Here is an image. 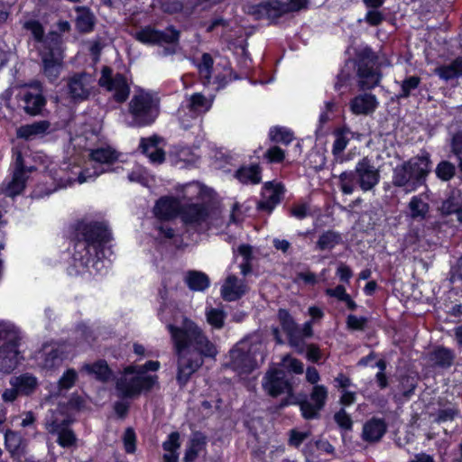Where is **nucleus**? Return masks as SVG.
I'll list each match as a JSON object with an SVG mask.
<instances>
[{"mask_svg":"<svg viewBox=\"0 0 462 462\" xmlns=\"http://www.w3.org/2000/svg\"><path fill=\"white\" fill-rule=\"evenodd\" d=\"M434 72L446 81L462 76V58H457L450 64L436 68Z\"/></svg>","mask_w":462,"mask_h":462,"instance_id":"35","label":"nucleus"},{"mask_svg":"<svg viewBox=\"0 0 462 462\" xmlns=\"http://www.w3.org/2000/svg\"><path fill=\"white\" fill-rule=\"evenodd\" d=\"M186 282L192 291H204L209 286L208 277L201 272L190 271L187 273Z\"/></svg>","mask_w":462,"mask_h":462,"instance_id":"38","label":"nucleus"},{"mask_svg":"<svg viewBox=\"0 0 462 462\" xmlns=\"http://www.w3.org/2000/svg\"><path fill=\"white\" fill-rule=\"evenodd\" d=\"M265 157L270 162H281L284 159V152L278 146H273L267 150Z\"/></svg>","mask_w":462,"mask_h":462,"instance_id":"61","label":"nucleus"},{"mask_svg":"<svg viewBox=\"0 0 462 462\" xmlns=\"http://www.w3.org/2000/svg\"><path fill=\"white\" fill-rule=\"evenodd\" d=\"M132 125L145 126L152 124L160 113V100L154 95L141 90L135 93L128 104Z\"/></svg>","mask_w":462,"mask_h":462,"instance_id":"6","label":"nucleus"},{"mask_svg":"<svg viewBox=\"0 0 462 462\" xmlns=\"http://www.w3.org/2000/svg\"><path fill=\"white\" fill-rule=\"evenodd\" d=\"M248 291L243 280L235 275H228L221 287V296L225 300L234 301L240 299Z\"/></svg>","mask_w":462,"mask_h":462,"instance_id":"20","label":"nucleus"},{"mask_svg":"<svg viewBox=\"0 0 462 462\" xmlns=\"http://www.w3.org/2000/svg\"><path fill=\"white\" fill-rule=\"evenodd\" d=\"M123 442L125 449L127 453L135 451L136 436L132 428H127L124 433Z\"/></svg>","mask_w":462,"mask_h":462,"instance_id":"53","label":"nucleus"},{"mask_svg":"<svg viewBox=\"0 0 462 462\" xmlns=\"http://www.w3.org/2000/svg\"><path fill=\"white\" fill-rule=\"evenodd\" d=\"M236 177L243 183L257 184L261 180L260 168L257 165L242 168L237 171Z\"/></svg>","mask_w":462,"mask_h":462,"instance_id":"43","label":"nucleus"},{"mask_svg":"<svg viewBox=\"0 0 462 462\" xmlns=\"http://www.w3.org/2000/svg\"><path fill=\"white\" fill-rule=\"evenodd\" d=\"M443 216L455 215L457 220L462 223V191L452 189L439 208Z\"/></svg>","mask_w":462,"mask_h":462,"instance_id":"21","label":"nucleus"},{"mask_svg":"<svg viewBox=\"0 0 462 462\" xmlns=\"http://www.w3.org/2000/svg\"><path fill=\"white\" fill-rule=\"evenodd\" d=\"M21 339L19 332H16V338H7L0 346V372L10 374L17 367L23 358L19 350Z\"/></svg>","mask_w":462,"mask_h":462,"instance_id":"12","label":"nucleus"},{"mask_svg":"<svg viewBox=\"0 0 462 462\" xmlns=\"http://www.w3.org/2000/svg\"><path fill=\"white\" fill-rule=\"evenodd\" d=\"M309 435L310 434L308 432H300L296 430H291L290 431L289 444L298 448L309 437Z\"/></svg>","mask_w":462,"mask_h":462,"instance_id":"60","label":"nucleus"},{"mask_svg":"<svg viewBox=\"0 0 462 462\" xmlns=\"http://www.w3.org/2000/svg\"><path fill=\"white\" fill-rule=\"evenodd\" d=\"M430 170V154L422 152L393 169V184L395 187L404 188L407 192L414 191L425 182Z\"/></svg>","mask_w":462,"mask_h":462,"instance_id":"2","label":"nucleus"},{"mask_svg":"<svg viewBox=\"0 0 462 462\" xmlns=\"http://www.w3.org/2000/svg\"><path fill=\"white\" fill-rule=\"evenodd\" d=\"M157 137L143 138L140 143V148L151 161L155 164H160L165 160V152L162 149L158 148Z\"/></svg>","mask_w":462,"mask_h":462,"instance_id":"27","label":"nucleus"},{"mask_svg":"<svg viewBox=\"0 0 462 462\" xmlns=\"http://www.w3.org/2000/svg\"><path fill=\"white\" fill-rule=\"evenodd\" d=\"M449 146L450 154L456 159L457 167L462 172V131L452 134Z\"/></svg>","mask_w":462,"mask_h":462,"instance_id":"45","label":"nucleus"},{"mask_svg":"<svg viewBox=\"0 0 462 462\" xmlns=\"http://www.w3.org/2000/svg\"><path fill=\"white\" fill-rule=\"evenodd\" d=\"M5 447L12 456L21 455L25 448L23 437L15 431L7 430L5 434Z\"/></svg>","mask_w":462,"mask_h":462,"instance_id":"36","label":"nucleus"},{"mask_svg":"<svg viewBox=\"0 0 462 462\" xmlns=\"http://www.w3.org/2000/svg\"><path fill=\"white\" fill-rule=\"evenodd\" d=\"M50 126V123L45 120L34 122L19 127L16 131V135L18 138L25 140L33 139L47 133Z\"/></svg>","mask_w":462,"mask_h":462,"instance_id":"32","label":"nucleus"},{"mask_svg":"<svg viewBox=\"0 0 462 462\" xmlns=\"http://www.w3.org/2000/svg\"><path fill=\"white\" fill-rule=\"evenodd\" d=\"M156 376L140 375L133 366L125 368L116 382V390L122 397H134L143 390H150L155 383Z\"/></svg>","mask_w":462,"mask_h":462,"instance_id":"7","label":"nucleus"},{"mask_svg":"<svg viewBox=\"0 0 462 462\" xmlns=\"http://www.w3.org/2000/svg\"><path fill=\"white\" fill-rule=\"evenodd\" d=\"M270 139L274 143L289 144L293 140V134L284 127H273L269 133Z\"/></svg>","mask_w":462,"mask_h":462,"instance_id":"49","label":"nucleus"},{"mask_svg":"<svg viewBox=\"0 0 462 462\" xmlns=\"http://www.w3.org/2000/svg\"><path fill=\"white\" fill-rule=\"evenodd\" d=\"M77 377V372L74 369H68L59 380L60 388H71L74 385Z\"/></svg>","mask_w":462,"mask_h":462,"instance_id":"55","label":"nucleus"},{"mask_svg":"<svg viewBox=\"0 0 462 462\" xmlns=\"http://www.w3.org/2000/svg\"><path fill=\"white\" fill-rule=\"evenodd\" d=\"M82 371H85L88 374L94 375L100 381H107L110 377L111 372L105 361H97L92 365L86 364L82 367Z\"/></svg>","mask_w":462,"mask_h":462,"instance_id":"39","label":"nucleus"},{"mask_svg":"<svg viewBox=\"0 0 462 462\" xmlns=\"http://www.w3.org/2000/svg\"><path fill=\"white\" fill-rule=\"evenodd\" d=\"M278 319L283 331L287 334L290 345L300 354L305 349V344L301 342L300 328L293 318L286 310H279Z\"/></svg>","mask_w":462,"mask_h":462,"instance_id":"18","label":"nucleus"},{"mask_svg":"<svg viewBox=\"0 0 462 462\" xmlns=\"http://www.w3.org/2000/svg\"><path fill=\"white\" fill-rule=\"evenodd\" d=\"M51 41L55 47L42 57L43 73L50 81H55L60 76L62 67V55L59 47L60 43V35L51 33Z\"/></svg>","mask_w":462,"mask_h":462,"instance_id":"17","label":"nucleus"},{"mask_svg":"<svg viewBox=\"0 0 462 462\" xmlns=\"http://www.w3.org/2000/svg\"><path fill=\"white\" fill-rule=\"evenodd\" d=\"M263 10L270 20H275L287 13L284 4L279 1H271L263 5Z\"/></svg>","mask_w":462,"mask_h":462,"instance_id":"48","label":"nucleus"},{"mask_svg":"<svg viewBox=\"0 0 462 462\" xmlns=\"http://www.w3.org/2000/svg\"><path fill=\"white\" fill-rule=\"evenodd\" d=\"M410 217L413 220L422 221L428 217L430 205L422 195L413 196L408 203Z\"/></svg>","mask_w":462,"mask_h":462,"instance_id":"30","label":"nucleus"},{"mask_svg":"<svg viewBox=\"0 0 462 462\" xmlns=\"http://www.w3.org/2000/svg\"><path fill=\"white\" fill-rule=\"evenodd\" d=\"M162 448L165 453L178 454L177 451L180 448V433L177 431L171 432L162 443Z\"/></svg>","mask_w":462,"mask_h":462,"instance_id":"52","label":"nucleus"},{"mask_svg":"<svg viewBox=\"0 0 462 462\" xmlns=\"http://www.w3.org/2000/svg\"><path fill=\"white\" fill-rule=\"evenodd\" d=\"M101 88L112 94L115 101L124 103L129 97L130 86L127 79L120 73H114L109 67H103L98 79Z\"/></svg>","mask_w":462,"mask_h":462,"instance_id":"8","label":"nucleus"},{"mask_svg":"<svg viewBox=\"0 0 462 462\" xmlns=\"http://www.w3.org/2000/svg\"><path fill=\"white\" fill-rule=\"evenodd\" d=\"M95 87V79L86 72L74 73L66 79V94L73 102L89 98Z\"/></svg>","mask_w":462,"mask_h":462,"instance_id":"10","label":"nucleus"},{"mask_svg":"<svg viewBox=\"0 0 462 462\" xmlns=\"http://www.w3.org/2000/svg\"><path fill=\"white\" fill-rule=\"evenodd\" d=\"M420 84V78L418 76H411L402 80L401 84V92L398 95L399 98L408 97L413 90H415Z\"/></svg>","mask_w":462,"mask_h":462,"instance_id":"51","label":"nucleus"},{"mask_svg":"<svg viewBox=\"0 0 462 462\" xmlns=\"http://www.w3.org/2000/svg\"><path fill=\"white\" fill-rule=\"evenodd\" d=\"M180 32L172 26L167 27L163 31L156 30L148 25L141 28L134 33V38L144 44H163L174 43L179 41Z\"/></svg>","mask_w":462,"mask_h":462,"instance_id":"11","label":"nucleus"},{"mask_svg":"<svg viewBox=\"0 0 462 462\" xmlns=\"http://www.w3.org/2000/svg\"><path fill=\"white\" fill-rule=\"evenodd\" d=\"M17 99L20 106L26 114L31 116L40 114L45 105V99L42 97L39 84L22 88L17 94Z\"/></svg>","mask_w":462,"mask_h":462,"instance_id":"14","label":"nucleus"},{"mask_svg":"<svg viewBox=\"0 0 462 462\" xmlns=\"http://www.w3.org/2000/svg\"><path fill=\"white\" fill-rule=\"evenodd\" d=\"M206 443V437L202 433L199 431L194 432L185 451L183 461L193 462L199 454L205 448Z\"/></svg>","mask_w":462,"mask_h":462,"instance_id":"33","label":"nucleus"},{"mask_svg":"<svg viewBox=\"0 0 462 462\" xmlns=\"http://www.w3.org/2000/svg\"><path fill=\"white\" fill-rule=\"evenodd\" d=\"M380 181V171L368 157H364L356 165L354 171H343L338 176L340 190L352 194L358 186L363 192L374 189Z\"/></svg>","mask_w":462,"mask_h":462,"instance_id":"3","label":"nucleus"},{"mask_svg":"<svg viewBox=\"0 0 462 462\" xmlns=\"http://www.w3.org/2000/svg\"><path fill=\"white\" fill-rule=\"evenodd\" d=\"M457 414V410H455L453 408L439 410L434 421L437 423L450 421L455 419Z\"/></svg>","mask_w":462,"mask_h":462,"instance_id":"58","label":"nucleus"},{"mask_svg":"<svg viewBox=\"0 0 462 462\" xmlns=\"http://www.w3.org/2000/svg\"><path fill=\"white\" fill-rule=\"evenodd\" d=\"M337 275L339 277L341 282L348 283L351 277L353 276V272L349 266L340 263L337 269Z\"/></svg>","mask_w":462,"mask_h":462,"instance_id":"64","label":"nucleus"},{"mask_svg":"<svg viewBox=\"0 0 462 462\" xmlns=\"http://www.w3.org/2000/svg\"><path fill=\"white\" fill-rule=\"evenodd\" d=\"M116 159L114 150L109 147L94 149L89 153V163L92 168H86L78 176V181L84 183L95 180L101 173L106 171L104 164H109Z\"/></svg>","mask_w":462,"mask_h":462,"instance_id":"9","label":"nucleus"},{"mask_svg":"<svg viewBox=\"0 0 462 462\" xmlns=\"http://www.w3.org/2000/svg\"><path fill=\"white\" fill-rule=\"evenodd\" d=\"M71 423H66L55 430H50L47 433L56 437L57 443L62 448H70L76 444L77 437L70 428Z\"/></svg>","mask_w":462,"mask_h":462,"instance_id":"34","label":"nucleus"},{"mask_svg":"<svg viewBox=\"0 0 462 462\" xmlns=\"http://www.w3.org/2000/svg\"><path fill=\"white\" fill-rule=\"evenodd\" d=\"M437 177L442 181L450 180L456 174V166L448 161H441L435 169Z\"/></svg>","mask_w":462,"mask_h":462,"instance_id":"47","label":"nucleus"},{"mask_svg":"<svg viewBox=\"0 0 462 462\" xmlns=\"http://www.w3.org/2000/svg\"><path fill=\"white\" fill-rule=\"evenodd\" d=\"M16 332L18 331L15 329L14 325L0 322V340L5 341L7 338L13 340L14 338H16Z\"/></svg>","mask_w":462,"mask_h":462,"instance_id":"57","label":"nucleus"},{"mask_svg":"<svg viewBox=\"0 0 462 462\" xmlns=\"http://www.w3.org/2000/svg\"><path fill=\"white\" fill-rule=\"evenodd\" d=\"M264 360V346L258 341L245 338L238 342L230 351L228 361L225 364L239 374H248L254 371L259 362Z\"/></svg>","mask_w":462,"mask_h":462,"instance_id":"5","label":"nucleus"},{"mask_svg":"<svg viewBox=\"0 0 462 462\" xmlns=\"http://www.w3.org/2000/svg\"><path fill=\"white\" fill-rule=\"evenodd\" d=\"M12 387H16L20 394L29 395L32 393L38 386L37 378L31 374H23L10 379Z\"/></svg>","mask_w":462,"mask_h":462,"instance_id":"31","label":"nucleus"},{"mask_svg":"<svg viewBox=\"0 0 462 462\" xmlns=\"http://www.w3.org/2000/svg\"><path fill=\"white\" fill-rule=\"evenodd\" d=\"M328 399V389L324 385L317 384L310 393V401H303L300 403L302 416L307 420L319 417Z\"/></svg>","mask_w":462,"mask_h":462,"instance_id":"16","label":"nucleus"},{"mask_svg":"<svg viewBox=\"0 0 462 462\" xmlns=\"http://www.w3.org/2000/svg\"><path fill=\"white\" fill-rule=\"evenodd\" d=\"M379 105L376 97L371 93L356 96L349 102L351 112L356 116H367L375 111Z\"/></svg>","mask_w":462,"mask_h":462,"instance_id":"19","label":"nucleus"},{"mask_svg":"<svg viewBox=\"0 0 462 462\" xmlns=\"http://www.w3.org/2000/svg\"><path fill=\"white\" fill-rule=\"evenodd\" d=\"M334 419L341 429L346 430H350L352 429V419L344 409H341L339 411H337L335 414Z\"/></svg>","mask_w":462,"mask_h":462,"instance_id":"54","label":"nucleus"},{"mask_svg":"<svg viewBox=\"0 0 462 462\" xmlns=\"http://www.w3.org/2000/svg\"><path fill=\"white\" fill-rule=\"evenodd\" d=\"M430 359L435 365L449 366L453 362L454 355L450 350L439 347L431 353Z\"/></svg>","mask_w":462,"mask_h":462,"instance_id":"46","label":"nucleus"},{"mask_svg":"<svg viewBox=\"0 0 462 462\" xmlns=\"http://www.w3.org/2000/svg\"><path fill=\"white\" fill-rule=\"evenodd\" d=\"M367 319L364 317H356L355 315H349L346 319L347 327L355 330H363Z\"/></svg>","mask_w":462,"mask_h":462,"instance_id":"59","label":"nucleus"},{"mask_svg":"<svg viewBox=\"0 0 462 462\" xmlns=\"http://www.w3.org/2000/svg\"><path fill=\"white\" fill-rule=\"evenodd\" d=\"M335 141L332 147L334 155L340 154L346 147L352 137V132L349 129L342 128L335 131Z\"/></svg>","mask_w":462,"mask_h":462,"instance_id":"41","label":"nucleus"},{"mask_svg":"<svg viewBox=\"0 0 462 462\" xmlns=\"http://www.w3.org/2000/svg\"><path fill=\"white\" fill-rule=\"evenodd\" d=\"M182 206L174 198H162L154 207V214L161 219H170L180 214Z\"/></svg>","mask_w":462,"mask_h":462,"instance_id":"26","label":"nucleus"},{"mask_svg":"<svg viewBox=\"0 0 462 462\" xmlns=\"http://www.w3.org/2000/svg\"><path fill=\"white\" fill-rule=\"evenodd\" d=\"M182 221L199 230L208 229L210 226V216L208 208L202 204H188L180 210Z\"/></svg>","mask_w":462,"mask_h":462,"instance_id":"15","label":"nucleus"},{"mask_svg":"<svg viewBox=\"0 0 462 462\" xmlns=\"http://www.w3.org/2000/svg\"><path fill=\"white\" fill-rule=\"evenodd\" d=\"M213 64L214 60L211 55L208 53H204L201 57V61L198 68L199 75L205 80V83H209L210 81Z\"/></svg>","mask_w":462,"mask_h":462,"instance_id":"50","label":"nucleus"},{"mask_svg":"<svg viewBox=\"0 0 462 462\" xmlns=\"http://www.w3.org/2000/svg\"><path fill=\"white\" fill-rule=\"evenodd\" d=\"M76 25L83 32H90L93 29L95 17L89 9L86 7H78L76 9Z\"/></svg>","mask_w":462,"mask_h":462,"instance_id":"37","label":"nucleus"},{"mask_svg":"<svg viewBox=\"0 0 462 462\" xmlns=\"http://www.w3.org/2000/svg\"><path fill=\"white\" fill-rule=\"evenodd\" d=\"M64 405H58L54 409H50L44 419V428L46 431L55 430V429L66 424L72 423L69 415L67 413Z\"/></svg>","mask_w":462,"mask_h":462,"instance_id":"24","label":"nucleus"},{"mask_svg":"<svg viewBox=\"0 0 462 462\" xmlns=\"http://www.w3.org/2000/svg\"><path fill=\"white\" fill-rule=\"evenodd\" d=\"M25 187V172L23 170H15L12 180L5 189V194L14 197L20 194Z\"/></svg>","mask_w":462,"mask_h":462,"instance_id":"40","label":"nucleus"},{"mask_svg":"<svg viewBox=\"0 0 462 462\" xmlns=\"http://www.w3.org/2000/svg\"><path fill=\"white\" fill-rule=\"evenodd\" d=\"M78 242L73 254L75 262H79L81 266H87L90 256V247L97 251V246L107 243L111 238V233L103 224L79 223L76 228Z\"/></svg>","mask_w":462,"mask_h":462,"instance_id":"4","label":"nucleus"},{"mask_svg":"<svg viewBox=\"0 0 462 462\" xmlns=\"http://www.w3.org/2000/svg\"><path fill=\"white\" fill-rule=\"evenodd\" d=\"M186 106L192 114H204L211 108L213 97H207L201 93H194L186 98Z\"/></svg>","mask_w":462,"mask_h":462,"instance_id":"28","label":"nucleus"},{"mask_svg":"<svg viewBox=\"0 0 462 462\" xmlns=\"http://www.w3.org/2000/svg\"><path fill=\"white\" fill-rule=\"evenodd\" d=\"M358 86L361 89H371L376 87L381 79L378 71L367 65H361L358 68Z\"/></svg>","mask_w":462,"mask_h":462,"instance_id":"29","label":"nucleus"},{"mask_svg":"<svg viewBox=\"0 0 462 462\" xmlns=\"http://www.w3.org/2000/svg\"><path fill=\"white\" fill-rule=\"evenodd\" d=\"M64 358V352L57 345L44 346L38 356L40 365L47 369H51L61 364Z\"/></svg>","mask_w":462,"mask_h":462,"instance_id":"25","label":"nucleus"},{"mask_svg":"<svg viewBox=\"0 0 462 462\" xmlns=\"http://www.w3.org/2000/svg\"><path fill=\"white\" fill-rule=\"evenodd\" d=\"M205 315L207 322L214 328L221 329L224 327L226 314L222 309L208 308Z\"/></svg>","mask_w":462,"mask_h":462,"instance_id":"44","label":"nucleus"},{"mask_svg":"<svg viewBox=\"0 0 462 462\" xmlns=\"http://www.w3.org/2000/svg\"><path fill=\"white\" fill-rule=\"evenodd\" d=\"M283 187L279 183L266 182L262 191V200L259 202V208L272 211L280 202Z\"/></svg>","mask_w":462,"mask_h":462,"instance_id":"22","label":"nucleus"},{"mask_svg":"<svg viewBox=\"0 0 462 462\" xmlns=\"http://www.w3.org/2000/svg\"><path fill=\"white\" fill-rule=\"evenodd\" d=\"M263 390L271 396L277 397L282 393L292 395V385L286 378L283 370L273 368L267 371L263 383Z\"/></svg>","mask_w":462,"mask_h":462,"instance_id":"13","label":"nucleus"},{"mask_svg":"<svg viewBox=\"0 0 462 462\" xmlns=\"http://www.w3.org/2000/svg\"><path fill=\"white\" fill-rule=\"evenodd\" d=\"M178 357L177 381L184 386L202 365L203 357H215L217 346L191 319L184 318L180 327L167 326Z\"/></svg>","mask_w":462,"mask_h":462,"instance_id":"1","label":"nucleus"},{"mask_svg":"<svg viewBox=\"0 0 462 462\" xmlns=\"http://www.w3.org/2000/svg\"><path fill=\"white\" fill-rule=\"evenodd\" d=\"M284 365L293 371L295 374H300L303 373V364L296 358L286 356L283 358Z\"/></svg>","mask_w":462,"mask_h":462,"instance_id":"63","label":"nucleus"},{"mask_svg":"<svg viewBox=\"0 0 462 462\" xmlns=\"http://www.w3.org/2000/svg\"><path fill=\"white\" fill-rule=\"evenodd\" d=\"M340 240L341 237L339 234L328 230L320 235L317 241V247L321 251L331 250L340 243Z\"/></svg>","mask_w":462,"mask_h":462,"instance_id":"42","label":"nucleus"},{"mask_svg":"<svg viewBox=\"0 0 462 462\" xmlns=\"http://www.w3.org/2000/svg\"><path fill=\"white\" fill-rule=\"evenodd\" d=\"M325 293L329 297L336 298L339 301H343L349 295L343 285H337L334 289L328 288Z\"/></svg>","mask_w":462,"mask_h":462,"instance_id":"62","label":"nucleus"},{"mask_svg":"<svg viewBox=\"0 0 462 462\" xmlns=\"http://www.w3.org/2000/svg\"><path fill=\"white\" fill-rule=\"evenodd\" d=\"M24 28L29 30L36 41L41 42L43 38L44 31L42 24L37 21H28L24 23Z\"/></svg>","mask_w":462,"mask_h":462,"instance_id":"56","label":"nucleus"},{"mask_svg":"<svg viewBox=\"0 0 462 462\" xmlns=\"http://www.w3.org/2000/svg\"><path fill=\"white\" fill-rule=\"evenodd\" d=\"M387 430L383 419L372 418L363 426L362 438L366 442H378Z\"/></svg>","mask_w":462,"mask_h":462,"instance_id":"23","label":"nucleus"}]
</instances>
